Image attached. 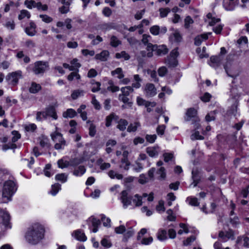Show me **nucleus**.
<instances>
[{"label":"nucleus","instance_id":"1","mask_svg":"<svg viewBox=\"0 0 249 249\" xmlns=\"http://www.w3.org/2000/svg\"><path fill=\"white\" fill-rule=\"evenodd\" d=\"M44 229L42 225L35 223L29 228L25 238L30 244H37L44 237Z\"/></svg>","mask_w":249,"mask_h":249},{"label":"nucleus","instance_id":"2","mask_svg":"<svg viewBox=\"0 0 249 249\" xmlns=\"http://www.w3.org/2000/svg\"><path fill=\"white\" fill-rule=\"evenodd\" d=\"M17 190L15 182L11 180L5 182L2 190V197L4 202L11 200V198Z\"/></svg>","mask_w":249,"mask_h":249},{"label":"nucleus","instance_id":"3","mask_svg":"<svg viewBox=\"0 0 249 249\" xmlns=\"http://www.w3.org/2000/svg\"><path fill=\"white\" fill-rule=\"evenodd\" d=\"M52 139L54 142H57V141H61V143H55L54 148L57 150L63 149L66 145V141L62 137L61 133L57 131V128H56V131L51 134Z\"/></svg>","mask_w":249,"mask_h":249},{"label":"nucleus","instance_id":"4","mask_svg":"<svg viewBox=\"0 0 249 249\" xmlns=\"http://www.w3.org/2000/svg\"><path fill=\"white\" fill-rule=\"evenodd\" d=\"M147 51H156L158 55H162L166 54L168 52V49L165 45L158 46L157 45H153L152 44H148L146 48Z\"/></svg>","mask_w":249,"mask_h":249},{"label":"nucleus","instance_id":"5","mask_svg":"<svg viewBox=\"0 0 249 249\" xmlns=\"http://www.w3.org/2000/svg\"><path fill=\"white\" fill-rule=\"evenodd\" d=\"M21 71H18L9 73L6 77V79L10 84L14 86L17 84L18 80L21 78Z\"/></svg>","mask_w":249,"mask_h":249},{"label":"nucleus","instance_id":"6","mask_svg":"<svg viewBox=\"0 0 249 249\" xmlns=\"http://www.w3.org/2000/svg\"><path fill=\"white\" fill-rule=\"evenodd\" d=\"M48 68L47 62L43 61H37L35 63L33 71L35 74H39L44 73Z\"/></svg>","mask_w":249,"mask_h":249},{"label":"nucleus","instance_id":"7","mask_svg":"<svg viewBox=\"0 0 249 249\" xmlns=\"http://www.w3.org/2000/svg\"><path fill=\"white\" fill-rule=\"evenodd\" d=\"M143 92L146 97H151L157 94V89L154 84L147 83L143 89Z\"/></svg>","mask_w":249,"mask_h":249},{"label":"nucleus","instance_id":"8","mask_svg":"<svg viewBox=\"0 0 249 249\" xmlns=\"http://www.w3.org/2000/svg\"><path fill=\"white\" fill-rule=\"evenodd\" d=\"M132 197L128 196L126 191H123L121 193V200L124 208H126L131 203Z\"/></svg>","mask_w":249,"mask_h":249},{"label":"nucleus","instance_id":"9","mask_svg":"<svg viewBox=\"0 0 249 249\" xmlns=\"http://www.w3.org/2000/svg\"><path fill=\"white\" fill-rule=\"evenodd\" d=\"M197 110L194 108H189L187 109L186 112V120L190 121L192 119H194L196 121H199L197 117Z\"/></svg>","mask_w":249,"mask_h":249},{"label":"nucleus","instance_id":"10","mask_svg":"<svg viewBox=\"0 0 249 249\" xmlns=\"http://www.w3.org/2000/svg\"><path fill=\"white\" fill-rule=\"evenodd\" d=\"M0 215L2 219V224L5 229H10L11 228V223H10L9 214L6 212H1Z\"/></svg>","mask_w":249,"mask_h":249},{"label":"nucleus","instance_id":"11","mask_svg":"<svg viewBox=\"0 0 249 249\" xmlns=\"http://www.w3.org/2000/svg\"><path fill=\"white\" fill-rule=\"evenodd\" d=\"M159 147L158 146L148 147L146 149V153L152 158L157 157L159 155Z\"/></svg>","mask_w":249,"mask_h":249},{"label":"nucleus","instance_id":"12","mask_svg":"<svg viewBox=\"0 0 249 249\" xmlns=\"http://www.w3.org/2000/svg\"><path fill=\"white\" fill-rule=\"evenodd\" d=\"M25 32L29 36H34L36 33L35 23L32 21L30 22L29 26L25 28Z\"/></svg>","mask_w":249,"mask_h":249},{"label":"nucleus","instance_id":"13","mask_svg":"<svg viewBox=\"0 0 249 249\" xmlns=\"http://www.w3.org/2000/svg\"><path fill=\"white\" fill-rule=\"evenodd\" d=\"M169 38L171 41L178 43L181 41L182 36L178 30H173Z\"/></svg>","mask_w":249,"mask_h":249},{"label":"nucleus","instance_id":"14","mask_svg":"<svg viewBox=\"0 0 249 249\" xmlns=\"http://www.w3.org/2000/svg\"><path fill=\"white\" fill-rule=\"evenodd\" d=\"M73 236L77 240L80 241H85L87 240V237L85 233L80 230H77L75 231L73 233Z\"/></svg>","mask_w":249,"mask_h":249},{"label":"nucleus","instance_id":"15","mask_svg":"<svg viewBox=\"0 0 249 249\" xmlns=\"http://www.w3.org/2000/svg\"><path fill=\"white\" fill-rule=\"evenodd\" d=\"M222 58L221 56H212L210 58V65L213 67L218 66L222 61Z\"/></svg>","mask_w":249,"mask_h":249},{"label":"nucleus","instance_id":"16","mask_svg":"<svg viewBox=\"0 0 249 249\" xmlns=\"http://www.w3.org/2000/svg\"><path fill=\"white\" fill-rule=\"evenodd\" d=\"M109 55V52L107 50H104L100 53L96 54L95 56V59L99 60L101 61H105L107 60Z\"/></svg>","mask_w":249,"mask_h":249},{"label":"nucleus","instance_id":"17","mask_svg":"<svg viewBox=\"0 0 249 249\" xmlns=\"http://www.w3.org/2000/svg\"><path fill=\"white\" fill-rule=\"evenodd\" d=\"M223 7L227 11L233 10L236 5V1H230L229 0H223Z\"/></svg>","mask_w":249,"mask_h":249},{"label":"nucleus","instance_id":"18","mask_svg":"<svg viewBox=\"0 0 249 249\" xmlns=\"http://www.w3.org/2000/svg\"><path fill=\"white\" fill-rule=\"evenodd\" d=\"M46 117L47 116H50L53 119L56 120L57 119V115L54 107L53 106L47 107L44 111Z\"/></svg>","mask_w":249,"mask_h":249},{"label":"nucleus","instance_id":"19","mask_svg":"<svg viewBox=\"0 0 249 249\" xmlns=\"http://www.w3.org/2000/svg\"><path fill=\"white\" fill-rule=\"evenodd\" d=\"M137 103L139 106H144L145 107L151 106L152 107H155L156 105V102H148L140 97L137 98Z\"/></svg>","mask_w":249,"mask_h":249},{"label":"nucleus","instance_id":"20","mask_svg":"<svg viewBox=\"0 0 249 249\" xmlns=\"http://www.w3.org/2000/svg\"><path fill=\"white\" fill-rule=\"evenodd\" d=\"M219 236L224 240L232 238L233 236V232L231 230L224 232L221 231L219 233Z\"/></svg>","mask_w":249,"mask_h":249},{"label":"nucleus","instance_id":"21","mask_svg":"<svg viewBox=\"0 0 249 249\" xmlns=\"http://www.w3.org/2000/svg\"><path fill=\"white\" fill-rule=\"evenodd\" d=\"M207 18L208 19V22L210 26H213L216 23H218L220 21V19L218 18H216L213 16L212 13H208L207 15Z\"/></svg>","mask_w":249,"mask_h":249},{"label":"nucleus","instance_id":"22","mask_svg":"<svg viewBox=\"0 0 249 249\" xmlns=\"http://www.w3.org/2000/svg\"><path fill=\"white\" fill-rule=\"evenodd\" d=\"M41 89V87L39 84H37L35 82H32L31 86L29 88V90L30 93H36L38 92Z\"/></svg>","mask_w":249,"mask_h":249},{"label":"nucleus","instance_id":"23","mask_svg":"<svg viewBox=\"0 0 249 249\" xmlns=\"http://www.w3.org/2000/svg\"><path fill=\"white\" fill-rule=\"evenodd\" d=\"M112 76H115L120 79L124 77V74L122 68H118L111 72Z\"/></svg>","mask_w":249,"mask_h":249},{"label":"nucleus","instance_id":"24","mask_svg":"<svg viewBox=\"0 0 249 249\" xmlns=\"http://www.w3.org/2000/svg\"><path fill=\"white\" fill-rule=\"evenodd\" d=\"M77 114L76 112L72 108L68 109L66 111L63 113V117L65 118H72L75 117Z\"/></svg>","mask_w":249,"mask_h":249},{"label":"nucleus","instance_id":"25","mask_svg":"<svg viewBox=\"0 0 249 249\" xmlns=\"http://www.w3.org/2000/svg\"><path fill=\"white\" fill-rule=\"evenodd\" d=\"M128 124V122L125 119H120L118 122L117 128L121 131H124L126 129V127Z\"/></svg>","mask_w":249,"mask_h":249},{"label":"nucleus","instance_id":"26","mask_svg":"<svg viewBox=\"0 0 249 249\" xmlns=\"http://www.w3.org/2000/svg\"><path fill=\"white\" fill-rule=\"evenodd\" d=\"M208 37L207 34H202L200 36H196L195 39V44L196 45L199 46L202 42L206 40Z\"/></svg>","mask_w":249,"mask_h":249},{"label":"nucleus","instance_id":"27","mask_svg":"<svg viewBox=\"0 0 249 249\" xmlns=\"http://www.w3.org/2000/svg\"><path fill=\"white\" fill-rule=\"evenodd\" d=\"M186 202L193 206H198L199 205V202L198 201L197 198L193 196H189L186 199Z\"/></svg>","mask_w":249,"mask_h":249},{"label":"nucleus","instance_id":"28","mask_svg":"<svg viewBox=\"0 0 249 249\" xmlns=\"http://www.w3.org/2000/svg\"><path fill=\"white\" fill-rule=\"evenodd\" d=\"M133 203L135 206L139 207L142 205V197L138 194L135 195L133 198H132Z\"/></svg>","mask_w":249,"mask_h":249},{"label":"nucleus","instance_id":"29","mask_svg":"<svg viewBox=\"0 0 249 249\" xmlns=\"http://www.w3.org/2000/svg\"><path fill=\"white\" fill-rule=\"evenodd\" d=\"M31 17L30 13L26 10H22L20 11L19 14L18 16V18L19 20H22L25 18L27 19L30 18Z\"/></svg>","mask_w":249,"mask_h":249},{"label":"nucleus","instance_id":"30","mask_svg":"<svg viewBox=\"0 0 249 249\" xmlns=\"http://www.w3.org/2000/svg\"><path fill=\"white\" fill-rule=\"evenodd\" d=\"M157 238L160 241H163L167 239V232L164 230H160L157 232Z\"/></svg>","mask_w":249,"mask_h":249},{"label":"nucleus","instance_id":"31","mask_svg":"<svg viewBox=\"0 0 249 249\" xmlns=\"http://www.w3.org/2000/svg\"><path fill=\"white\" fill-rule=\"evenodd\" d=\"M108 175L112 179H122L123 178V175L119 174L113 170H110L108 173Z\"/></svg>","mask_w":249,"mask_h":249},{"label":"nucleus","instance_id":"32","mask_svg":"<svg viewBox=\"0 0 249 249\" xmlns=\"http://www.w3.org/2000/svg\"><path fill=\"white\" fill-rule=\"evenodd\" d=\"M140 126V124L139 122L131 123L128 125L127 131L129 132H135Z\"/></svg>","mask_w":249,"mask_h":249},{"label":"nucleus","instance_id":"33","mask_svg":"<svg viewBox=\"0 0 249 249\" xmlns=\"http://www.w3.org/2000/svg\"><path fill=\"white\" fill-rule=\"evenodd\" d=\"M86 172V168L83 166H80L77 168L74 169L73 175L76 176H81Z\"/></svg>","mask_w":249,"mask_h":249},{"label":"nucleus","instance_id":"34","mask_svg":"<svg viewBox=\"0 0 249 249\" xmlns=\"http://www.w3.org/2000/svg\"><path fill=\"white\" fill-rule=\"evenodd\" d=\"M91 223L93 227V229H92V232H96L98 230V226L100 224V220L95 218H92Z\"/></svg>","mask_w":249,"mask_h":249},{"label":"nucleus","instance_id":"35","mask_svg":"<svg viewBox=\"0 0 249 249\" xmlns=\"http://www.w3.org/2000/svg\"><path fill=\"white\" fill-rule=\"evenodd\" d=\"M61 189V185L58 183H55L52 186L50 193L53 196H55Z\"/></svg>","mask_w":249,"mask_h":249},{"label":"nucleus","instance_id":"36","mask_svg":"<svg viewBox=\"0 0 249 249\" xmlns=\"http://www.w3.org/2000/svg\"><path fill=\"white\" fill-rule=\"evenodd\" d=\"M160 16L161 18L166 17L168 14L170 12L171 10L169 8H160L159 10Z\"/></svg>","mask_w":249,"mask_h":249},{"label":"nucleus","instance_id":"37","mask_svg":"<svg viewBox=\"0 0 249 249\" xmlns=\"http://www.w3.org/2000/svg\"><path fill=\"white\" fill-rule=\"evenodd\" d=\"M84 91L81 89H77L73 90L71 94V97L72 99L75 100L80 96L84 95Z\"/></svg>","mask_w":249,"mask_h":249},{"label":"nucleus","instance_id":"38","mask_svg":"<svg viewBox=\"0 0 249 249\" xmlns=\"http://www.w3.org/2000/svg\"><path fill=\"white\" fill-rule=\"evenodd\" d=\"M55 178L56 180L64 183L67 180L68 175L64 173L58 174L55 176Z\"/></svg>","mask_w":249,"mask_h":249},{"label":"nucleus","instance_id":"39","mask_svg":"<svg viewBox=\"0 0 249 249\" xmlns=\"http://www.w3.org/2000/svg\"><path fill=\"white\" fill-rule=\"evenodd\" d=\"M156 173L160 176V179H164L165 178L166 174L165 169L163 167H160L157 171Z\"/></svg>","mask_w":249,"mask_h":249},{"label":"nucleus","instance_id":"40","mask_svg":"<svg viewBox=\"0 0 249 249\" xmlns=\"http://www.w3.org/2000/svg\"><path fill=\"white\" fill-rule=\"evenodd\" d=\"M165 63L171 67H176L178 64V61L176 58H171L170 56H169L165 61Z\"/></svg>","mask_w":249,"mask_h":249},{"label":"nucleus","instance_id":"41","mask_svg":"<svg viewBox=\"0 0 249 249\" xmlns=\"http://www.w3.org/2000/svg\"><path fill=\"white\" fill-rule=\"evenodd\" d=\"M121 90L122 92L121 95L128 96L130 93L133 91V89L130 86H127L122 88Z\"/></svg>","mask_w":249,"mask_h":249},{"label":"nucleus","instance_id":"42","mask_svg":"<svg viewBox=\"0 0 249 249\" xmlns=\"http://www.w3.org/2000/svg\"><path fill=\"white\" fill-rule=\"evenodd\" d=\"M39 140V143L41 146L46 148H49L50 147L49 140L47 138L42 137L40 138Z\"/></svg>","mask_w":249,"mask_h":249},{"label":"nucleus","instance_id":"43","mask_svg":"<svg viewBox=\"0 0 249 249\" xmlns=\"http://www.w3.org/2000/svg\"><path fill=\"white\" fill-rule=\"evenodd\" d=\"M36 3L37 2L34 0H26L24 1L25 5L29 9L36 8L35 6H36Z\"/></svg>","mask_w":249,"mask_h":249},{"label":"nucleus","instance_id":"44","mask_svg":"<svg viewBox=\"0 0 249 249\" xmlns=\"http://www.w3.org/2000/svg\"><path fill=\"white\" fill-rule=\"evenodd\" d=\"M115 56L118 59L123 58L125 60H127L130 58L129 55L125 51H122L121 53H116Z\"/></svg>","mask_w":249,"mask_h":249},{"label":"nucleus","instance_id":"45","mask_svg":"<svg viewBox=\"0 0 249 249\" xmlns=\"http://www.w3.org/2000/svg\"><path fill=\"white\" fill-rule=\"evenodd\" d=\"M130 166V162L127 159H123L121 160V164L120 166L121 168H123L125 170H128Z\"/></svg>","mask_w":249,"mask_h":249},{"label":"nucleus","instance_id":"46","mask_svg":"<svg viewBox=\"0 0 249 249\" xmlns=\"http://www.w3.org/2000/svg\"><path fill=\"white\" fill-rule=\"evenodd\" d=\"M127 96L120 94L119 96V100L122 101L123 103L127 104V106L129 107H131L132 103V102H129V99Z\"/></svg>","mask_w":249,"mask_h":249},{"label":"nucleus","instance_id":"47","mask_svg":"<svg viewBox=\"0 0 249 249\" xmlns=\"http://www.w3.org/2000/svg\"><path fill=\"white\" fill-rule=\"evenodd\" d=\"M121 42L115 36H112L110 38V45L114 47H117L121 44Z\"/></svg>","mask_w":249,"mask_h":249},{"label":"nucleus","instance_id":"48","mask_svg":"<svg viewBox=\"0 0 249 249\" xmlns=\"http://www.w3.org/2000/svg\"><path fill=\"white\" fill-rule=\"evenodd\" d=\"M102 159H100L97 161V163L100 166L101 170H104L110 167L111 165L109 163H102Z\"/></svg>","mask_w":249,"mask_h":249},{"label":"nucleus","instance_id":"49","mask_svg":"<svg viewBox=\"0 0 249 249\" xmlns=\"http://www.w3.org/2000/svg\"><path fill=\"white\" fill-rule=\"evenodd\" d=\"M92 87L91 88V91L93 92H95L99 91L100 89V83L98 82L93 81L91 82Z\"/></svg>","mask_w":249,"mask_h":249},{"label":"nucleus","instance_id":"50","mask_svg":"<svg viewBox=\"0 0 249 249\" xmlns=\"http://www.w3.org/2000/svg\"><path fill=\"white\" fill-rule=\"evenodd\" d=\"M68 80L71 81L73 80L74 78L76 79H80V76L78 73L77 71L76 72H72L68 76Z\"/></svg>","mask_w":249,"mask_h":249},{"label":"nucleus","instance_id":"51","mask_svg":"<svg viewBox=\"0 0 249 249\" xmlns=\"http://www.w3.org/2000/svg\"><path fill=\"white\" fill-rule=\"evenodd\" d=\"M160 28L158 25H154L150 28V33L154 35L157 36L160 34Z\"/></svg>","mask_w":249,"mask_h":249},{"label":"nucleus","instance_id":"52","mask_svg":"<svg viewBox=\"0 0 249 249\" xmlns=\"http://www.w3.org/2000/svg\"><path fill=\"white\" fill-rule=\"evenodd\" d=\"M71 67L73 68V71L77 70L81 67V64L78 62L77 58H74L71 61Z\"/></svg>","mask_w":249,"mask_h":249},{"label":"nucleus","instance_id":"53","mask_svg":"<svg viewBox=\"0 0 249 249\" xmlns=\"http://www.w3.org/2000/svg\"><path fill=\"white\" fill-rule=\"evenodd\" d=\"M145 139L146 141L150 143H154L157 139V135L156 134L148 135L147 134L145 136Z\"/></svg>","mask_w":249,"mask_h":249},{"label":"nucleus","instance_id":"54","mask_svg":"<svg viewBox=\"0 0 249 249\" xmlns=\"http://www.w3.org/2000/svg\"><path fill=\"white\" fill-rule=\"evenodd\" d=\"M36 8L39 11H46L48 10V6L46 4H42L40 2H37Z\"/></svg>","mask_w":249,"mask_h":249},{"label":"nucleus","instance_id":"55","mask_svg":"<svg viewBox=\"0 0 249 249\" xmlns=\"http://www.w3.org/2000/svg\"><path fill=\"white\" fill-rule=\"evenodd\" d=\"M194 20L190 16H187L184 19V27L185 28H189L191 24L193 23Z\"/></svg>","mask_w":249,"mask_h":249},{"label":"nucleus","instance_id":"56","mask_svg":"<svg viewBox=\"0 0 249 249\" xmlns=\"http://www.w3.org/2000/svg\"><path fill=\"white\" fill-rule=\"evenodd\" d=\"M101 220L105 227H110L111 220L109 218L106 217L105 215H103L101 218Z\"/></svg>","mask_w":249,"mask_h":249},{"label":"nucleus","instance_id":"57","mask_svg":"<svg viewBox=\"0 0 249 249\" xmlns=\"http://www.w3.org/2000/svg\"><path fill=\"white\" fill-rule=\"evenodd\" d=\"M156 210L159 212H163L165 211V208L164 206V201L163 200H160L158 205L156 206Z\"/></svg>","mask_w":249,"mask_h":249},{"label":"nucleus","instance_id":"58","mask_svg":"<svg viewBox=\"0 0 249 249\" xmlns=\"http://www.w3.org/2000/svg\"><path fill=\"white\" fill-rule=\"evenodd\" d=\"M166 128L165 125L162 124L159 125L156 129V132L159 135L162 136L164 133V131Z\"/></svg>","mask_w":249,"mask_h":249},{"label":"nucleus","instance_id":"59","mask_svg":"<svg viewBox=\"0 0 249 249\" xmlns=\"http://www.w3.org/2000/svg\"><path fill=\"white\" fill-rule=\"evenodd\" d=\"M39 17L43 21L47 23H50L53 21V18L46 15H40Z\"/></svg>","mask_w":249,"mask_h":249},{"label":"nucleus","instance_id":"60","mask_svg":"<svg viewBox=\"0 0 249 249\" xmlns=\"http://www.w3.org/2000/svg\"><path fill=\"white\" fill-rule=\"evenodd\" d=\"M158 72L159 76L162 77L165 76V75L167 73V69L165 67L162 66L158 69Z\"/></svg>","mask_w":249,"mask_h":249},{"label":"nucleus","instance_id":"61","mask_svg":"<svg viewBox=\"0 0 249 249\" xmlns=\"http://www.w3.org/2000/svg\"><path fill=\"white\" fill-rule=\"evenodd\" d=\"M13 137L12 139V142H17L20 138V134L17 131H13L12 132Z\"/></svg>","mask_w":249,"mask_h":249},{"label":"nucleus","instance_id":"62","mask_svg":"<svg viewBox=\"0 0 249 249\" xmlns=\"http://www.w3.org/2000/svg\"><path fill=\"white\" fill-rule=\"evenodd\" d=\"M191 138L192 140H203L204 139L203 136L199 135V133L198 131H196L194 133H193L191 135Z\"/></svg>","mask_w":249,"mask_h":249},{"label":"nucleus","instance_id":"63","mask_svg":"<svg viewBox=\"0 0 249 249\" xmlns=\"http://www.w3.org/2000/svg\"><path fill=\"white\" fill-rule=\"evenodd\" d=\"M115 231L117 234H122L125 231V228L124 225H121L115 228Z\"/></svg>","mask_w":249,"mask_h":249},{"label":"nucleus","instance_id":"64","mask_svg":"<svg viewBox=\"0 0 249 249\" xmlns=\"http://www.w3.org/2000/svg\"><path fill=\"white\" fill-rule=\"evenodd\" d=\"M101 244L103 246L106 248H109L111 246L110 241L106 238L103 239L101 241Z\"/></svg>","mask_w":249,"mask_h":249}]
</instances>
